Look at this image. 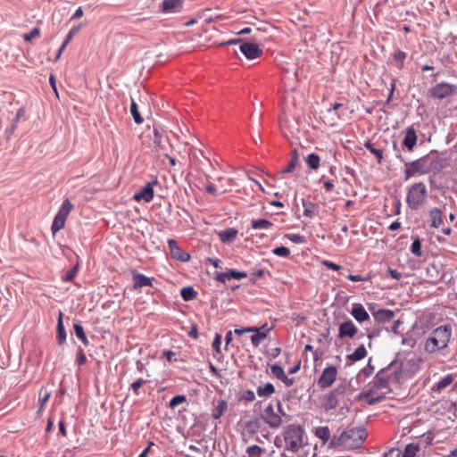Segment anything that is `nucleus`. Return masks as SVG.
Segmentation results:
<instances>
[{
  "mask_svg": "<svg viewBox=\"0 0 457 457\" xmlns=\"http://www.w3.org/2000/svg\"><path fill=\"white\" fill-rule=\"evenodd\" d=\"M411 252L417 257H420L422 255L421 251V243L419 238L414 239L411 246Z\"/></svg>",
  "mask_w": 457,
  "mask_h": 457,
  "instance_id": "44",
  "label": "nucleus"
},
{
  "mask_svg": "<svg viewBox=\"0 0 457 457\" xmlns=\"http://www.w3.org/2000/svg\"><path fill=\"white\" fill-rule=\"evenodd\" d=\"M73 208L74 204L67 198L62 202L56 216L67 220L69 214L73 210Z\"/></svg>",
  "mask_w": 457,
  "mask_h": 457,
  "instance_id": "25",
  "label": "nucleus"
},
{
  "mask_svg": "<svg viewBox=\"0 0 457 457\" xmlns=\"http://www.w3.org/2000/svg\"><path fill=\"white\" fill-rule=\"evenodd\" d=\"M186 401H187V398L185 395H176L170 401V407L175 408L176 406H178L179 404H180L182 403H185Z\"/></svg>",
  "mask_w": 457,
  "mask_h": 457,
  "instance_id": "49",
  "label": "nucleus"
},
{
  "mask_svg": "<svg viewBox=\"0 0 457 457\" xmlns=\"http://www.w3.org/2000/svg\"><path fill=\"white\" fill-rule=\"evenodd\" d=\"M304 429L301 425L290 424L284 428L285 450L297 453L304 445Z\"/></svg>",
  "mask_w": 457,
  "mask_h": 457,
  "instance_id": "3",
  "label": "nucleus"
},
{
  "mask_svg": "<svg viewBox=\"0 0 457 457\" xmlns=\"http://www.w3.org/2000/svg\"><path fill=\"white\" fill-rule=\"evenodd\" d=\"M275 393V387L271 383H267L264 386L257 387V395L260 397H269Z\"/></svg>",
  "mask_w": 457,
  "mask_h": 457,
  "instance_id": "30",
  "label": "nucleus"
},
{
  "mask_svg": "<svg viewBox=\"0 0 457 457\" xmlns=\"http://www.w3.org/2000/svg\"><path fill=\"white\" fill-rule=\"evenodd\" d=\"M228 409V403L225 400L220 399L218 400L213 406V409L212 411V416L213 419L218 420L220 419L224 412Z\"/></svg>",
  "mask_w": 457,
  "mask_h": 457,
  "instance_id": "23",
  "label": "nucleus"
},
{
  "mask_svg": "<svg viewBox=\"0 0 457 457\" xmlns=\"http://www.w3.org/2000/svg\"><path fill=\"white\" fill-rule=\"evenodd\" d=\"M251 227L253 229H270L273 227V223L265 219L253 220Z\"/></svg>",
  "mask_w": 457,
  "mask_h": 457,
  "instance_id": "32",
  "label": "nucleus"
},
{
  "mask_svg": "<svg viewBox=\"0 0 457 457\" xmlns=\"http://www.w3.org/2000/svg\"><path fill=\"white\" fill-rule=\"evenodd\" d=\"M420 452V445L417 444H409L405 446L404 451L401 452L402 457H416Z\"/></svg>",
  "mask_w": 457,
  "mask_h": 457,
  "instance_id": "34",
  "label": "nucleus"
},
{
  "mask_svg": "<svg viewBox=\"0 0 457 457\" xmlns=\"http://www.w3.org/2000/svg\"><path fill=\"white\" fill-rule=\"evenodd\" d=\"M237 230L236 228H228L219 233L220 239L223 243H230L234 241L237 236Z\"/></svg>",
  "mask_w": 457,
  "mask_h": 457,
  "instance_id": "27",
  "label": "nucleus"
},
{
  "mask_svg": "<svg viewBox=\"0 0 457 457\" xmlns=\"http://www.w3.org/2000/svg\"><path fill=\"white\" fill-rule=\"evenodd\" d=\"M86 361H87L86 354H85L84 351L81 348H79V352H78L77 362L79 365H83L86 363Z\"/></svg>",
  "mask_w": 457,
  "mask_h": 457,
  "instance_id": "57",
  "label": "nucleus"
},
{
  "mask_svg": "<svg viewBox=\"0 0 457 457\" xmlns=\"http://www.w3.org/2000/svg\"><path fill=\"white\" fill-rule=\"evenodd\" d=\"M386 395V391L375 386V382L372 381L366 391L361 392L358 395V399L364 401L367 404L372 405L381 402Z\"/></svg>",
  "mask_w": 457,
  "mask_h": 457,
  "instance_id": "7",
  "label": "nucleus"
},
{
  "mask_svg": "<svg viewBox=\"0 0 457 457\" xmlns=\"http://www.w3.org/2000/svg\"><path fill=\"white\" fill-rule=\"evenodd\" d=\"M452 338L450 325H442L435 328L424 342V350L428 353H435L445 349Z\"/></svg>",
  "mask_w": 457,
  "mask_h": 457,
  "instance_id": "1",
  "label": "nucleus"
},
{
  "mask_svg": "<svg viewBox=\"0 0 457 457\" xmlns=\"http://www.w3.org/2000/svg\"><path fill=\"white\" fill-rule=\"evenodd\" d=\"M351 315L358 321L362 322L370 320L369 313L361 303H353Z\"/></svg>",
  "mask_w": 457,
  "mask_h": 457,
  "instance_id": "21",
  "label": "nucleus"
},
{
  "mask_svg": "<svg viewBox=\"0 0 457 457\" xmlns=\"http://www.w3.org/2000/svg\"><path fill=\"white\" fill-rule=\"evenodd\" d=\"M367 356V350L363 345H361L356 350L347 355V359L352 361H358L364 359Z\"/></svg>",
  "mask_w": 457,
  "mask_h": 457,
  "instance_id": "28",
  "label": "nucleus"
},
{
  "mask_svg": "<svg viewBox=\"0 0 457 457\" xmlns=\"http://www.w3.org/2000/svg\"><path fill=\"white\" fill-rule=\"evenodd\" d=\"M374 319L378 322L385 323L394 318V312L390 310L380 309L373 312Z\"/></svg>",
  "mask_w": 457,
  "mask_h": 457,
  "instance_id": "24",
  "label": "nucleus"
},
{
  "mask_svg": "<svg viewBox=\"0 0 457 457\" xmlns=\"http://www.w3.org/2000/svg\"><path fill=\"white\" fill-rule=\"evenodd\" d=\"M65 223H66V220L65 219L58 217V216L55 215V217L54 219V221H53V224H52V227H51V230H52L53 235H55L58 231L64 228V226H65Z\"/></svg>",
  "mask_w": 457,
  "mask_h": 457,
  "instance_id": "37",
  "label": "nucleus"
},
{
  "mask_svg": "<svg viewBox=\"0 0 457 457\" xmlns=\"http://www.w3.org/2000/svg\"><path fill=\"white\" fill-rule=\"evenodd\" d=\"M130 112L136 123L141 124L144 121V119L138 112L137 105L133 100L130 104Z\"/></svg>",
  "mask_w": 457,
  "mask_h": 457,
  "instance_id": "43",
  "label": "nucleus"
},
{
  "mask_svg": "<svg viewBox=\"0 0 457 457\" xmlns=\"http://www.w3.org/2000/svg\"><path fill=\"white\" fill-rule=\"evenodd\" d=\"M181 297L185 301H191L194 300L196 295L197 292L191 287H183L180 291Z\"/></svg>",
  "mask_w": 457,
  "mask_h": 457,
  "instance_id": "36",
  "label": "nucleus"
},
{
  "mask_svg": "<svg viewBox=\"0 0 457 457\" xmlns=\"http://www.w3.org/2000/svg\"><path fill=\"white\" fill-rule=\"evenodd\" d=\"M283 416H287V413L280 401H277L276 404L270 403L261 412L262 420L270 428H278L283 423Z\"/></svg>",
  "mask_w": 457,
  "mask_h": 457,
  "instance_id": "4",
  "label": "nucleus"
},
{
  "mask_svg": "<svg viewBox=\"0 0 457 457\" xmlns=\"http://www.w3.org/2000/svg\"><path fill=\"white\" fill-rule=\"evenodd\" d=\"M40 36V29L38 28H34L31 32L26 33L23 35V38L25 41L29 42L33 38L38 37Z\"/></svg>",
  "mask_w": 457,
  "mask_h": 457,
  "instance_id": "48",
  "label": "nucleus"
},
{
  "mask_svg": "<svg viewBox=\"0 0 457 457\" xmlns=\"http://www.w3.org/2000/svg\"><path fill=\"white\" fill-rule=\"evenodd\" d=\"M418 137L416 130L413 127H408L405 130V136L403 140V145L407 148L409 152L413 151L417 144Z\"/></svg>",
  "mask_w": 457,
  "mask_h": 457,
  "instance_id": "17",
  "label": "nucleus"
},
{
  "mask_svg": "<svg viewBox=\"0 0 457 457\" xmlns=\"http://www.w3.org/2000/svg\"><path fill=\"white\" fill-rule=\"evenodd\" d=\"M428 218L430 227L433 228H438L443 224V212L437 207H433L428 211Z\"/></svg>",
  "mask_w": 457,
  "mask_h": 457,
  "instance_id": "20",
  "label": "nucleus"
},
{
  "mask_svg": "<svg viewBox=\"0 0 457 457\" xmlns=\"http://www.w3.org/2000/svg\"><path fill=\"white\" fill-rule=\"evenodd\" d=\"M263 453L264 449L256 445H250L246 449L248 457H261Z\"/></svg>",
  "mask_w": 457,
  "mask_h": 457,
  "instance_id": "42",
  "label": "nucleus"
},
{
  "mask_svg": "<svg viewBox=\"0 0 457 457\" xmlns=\"http://www.w3.org/2000/svg\"><path fill=\"white\" fill-rule=\"evenodd\" d=\"M270 372L276 378L282 381L287 386H291L295 383V379L288 378L279 364H272L270 366Z\"/></svg>",
  "mask_w": 457,
  "mask_h": 457,
  "instance_id": "18",
  "label": "nucleus"
},
{
  "mask_svg": "<svg viewBox=\"0 0 457 457\" xmlns=\"http://www.w3.org/2000/svg\"><path fill=\"white\" fill-rule=\"evenodd\" d=\"M286 237L295 244H303L305 243V239L303 236L299 234H287Z\"/></svg>",
  "mask_w": 457,
  "mask_h": 457,
  "instance_id": "50",
  "label": "nucleus"
},
{
  "mask_svg": "<svg viewBox=\"0 0 457 457\" xmlns=\"http://www.w3.org/2000/svg\"><path fill=\"white\" fill-rule=\"evenodd\" d=\"M407 57V54L403 51L398 50L394 54V60L395 66L402 70L403 68V62Z\"/></svg>",
  "mask_w": 457,
  "mask_h": 457,
  "instance_id": "38",
  "label": "nucleus"
},
{
  "mask_svg": "<svg viewBox=\"0 0 457 457\" xmlns=\"http://www.w3.org/2000/svg\"><path fill=\"white\" fill-rule=\"evenodd\" d=\"M74 332L77 336L78 338H79L82 343L84 344V345H88L89 342H88V339L84 332V328L83 327L80 325V324H74Z\"/></svg>",
  "mask_w": 457,
  "mask_h": 457,
  "instance_id": "39",
  "label": "nucleus"
},
{
  "mask_svg": "<svg viewBox=\"0 0 457 457\" xmlns=\"http://www.w3.org/2000/svg\"><path fill=\"white\" fill-rule=\"evenodd\" d=\"M430 97L437 100H442L453 96L455 92V87L447 82H440L429 88Z\"/></svg>",
  "mask_w": 457,
  "mask_h": 457,
  "instance_id": "8",
  "label": "nucleus"
},
{
  "mask_svg": "<svg viewBox=\"0 0 457 457\" xmlns=\"http://www.w3.org/2000/svg\"><path fill=\"white\" fill-rule=\"evenodd\" d=\"M314 434L317 437H319L320 440H322L323 443L328 442L330 438V430H329L328 427H327V426L318 427L315 429Z\"/></svg>",
  "mask_w": 457,
  "mask_h": 457,
  "instance_id": "35",
  "label": "nucleus"
},
{
  "mask_svg": "<svg viewBox=\"0 0 457 457\" xmlns=\"http://www.w3.org/2000/svg\"><path fill=\"white\" fill-rule=\"evenodd\" d=\"M132 278H133V288L138 289L144 287H152L153 286V278L145 276L144 274L138 273L137 271H132Z\"/></svg>",
  "mask_w": 457,
  "mask_h": 457,
  "instance_id": "19",
  "label": "nucleus"
},
{
  "mask_svg": "<svg viewBox=\"0 0 457 457\" xmlns=\"http://www.w3.org/2000/svg\"><path fill=\"white\" fill-rule=\"evenodd\" d=\"M455 376L453 374H448L444 377L440 381L435 384L431 390L435 393H441L442 390L449 386L454 380Z\"/></svg>",
  "mask_w": 457,
  "mask_h": 457,
  "instance_id": "22",
  "label": "nucleus"
},
{
  "mask_svg": "<svg viewBox=\"0 0 457 457\" xmlns=\"http://www.w3.org/2000/svg\"><path fill=\"white\" fill-rule=\"evenodd\" d=\"M323 187L327 192H331L335 188V185L331 180H324Z\"/></svg>",
  "mask_w": 457,
  "mask_h": 457,
  "instance_id": "62",
  "label": "nucleus"
},
{
  "mask_svg": "<svg viewBox=\"0 0 457 457\" xmlns=\"http://www.w3.org/2000/svg\"><path fill=\"white\" fill-rule=\"evenodd\" d=\"M366 149H368L372 154H374L378 160V163L382 162L383 160V151L381 149H377L374 147V145L370 142H366L364 144Z\"/></svg>",
  "mask_w": 457,
  "mask_h": 457,
  "instance_id": "40",
  "label": "nucleus"
},
{
  "mask_svg": "<svg viewBox=\"0 0 457 457\" xmlns=\"http://www.w3.org/2000/svg\"><path fill=\"white\" fill-rule=\"evenodd\" d=\"M254 399H255V395H254L253 391L250 390V389L245 390L240 395V400H245V401H247V402H253V401H254Z\"/></svg>",
  "mask_w": 457,
  "mask_h": 457,
  "instance_id": "52",
  "label": "nucleus"
},
{
  "mask_svg": "<svg viewBox=\"0 0 457 457\" xmlns=\"http://www.w3.org/2000/svg\"><path fill=\"white\" fill-rule=\"evenodd\" d=\"M323 264H324L326 267H328V268H329V269H331V270H340V268H341V267H340L339 265H337V263H334V262H329V261H324V262H323Z\"/></svg>",
  "mask_w": 457,
  "mask_h": 457,
  "instance_id": "63",
  "label": "nucleus"
},
{
  "mask_svg": "<svg viewBox=\"0 0 457 457\" xmlns=\"http://www.w3.org/2000/svg\"><path fill=\"white\" fill-rule=\"evenodd\" d=\"M239 48L241 53L249 60L259 58L263 54L262 49L254 43H242Z\"/></svg>",
  "mask_w": 457,
  "mask_h": 457,
  "instance_id": "12",
  "label": "nucleus"
},
{
  "mask_svg": "<svg viewBox=\"0 0 457 457\" xmlns=\"http://www.w3.org/2000/svg\"><path fill=\"white\" fill-rule=\"evenodd\" d=\"M385 457H402L401 451L398 449H392L391 451L385 454Z\"/></svg>",
  "mask_w": 457,
  "mask_h": 457,
  "instance_id": "64",
  "label": "nucleus"
},
{
  "mask_svg": "<svg viewBox=\"0 0 457 457\" xmlns=\"http://www.w3.org/2000/svg\"><path fill=\"white\" fill-rule=\"evenodd\" d=\"M158 184L157 180L148 182L140 190L134 195V199L137 202L145 201L149 203L153 200L154 195V187Z\"/></svg>",
  "mask_w": 457,
  "mask_h": 457,
  "instance_id": "11",
  "label": "nucleus"
},
{
  "mask_svg": "<svg viewBox=\"0 0 457 457\" xmlns=\"http://www.w3.org/2000/svg\"><path fill=\"white\" fill-rule=\"evenodd\" d=\"M305 162L310 169L316 170L320 167V158L317 154L312 153L307 155Z\"/></svg>",
  "mask_w": 457,
  "mask_h": 457,
  "instance_id": "33",
  "label": "nucleus"
},
{
  "mask_svg": "<svg viewBox=\"0 0 457 457\" xmlns=\"http://www.w3.org/2000/svg\"><path fill=\"white\" fill-rule=\"evenodd\" d=\"M146 383V380L145 379H142V378H139L136 381H134L132 384H131V389L133 390L134 394L136 395H139V388Z\"/></svg>",
  "mask_w": 457,
  "mask_h": 457,
  "instance_id": "51",
  "label": "nucleus"
},
{
  "mask_svg": "<svg viewBox=\"0 0 457 457\" xmlns=\"http://www.w3.org/2000/svg\"><path fill=\"white\" fill-rule=\"evenodd\" d=\"M367 437L366 429L361 428H353L344 431L340 437V445L348 449L359 448Z\"/></svg>",
  "mask_w": 457,
  "mask_h": 457,
  "instance_id": "5",
  "label": "nucleus"
},
{
  "mask_svg": "<svg viewBox=\"0 0 457 457\" xmlns=\"http://www.w3.org/2000/svg\"><path fill=\"white\" fill-rule=\"evenodd\" d=\"M229 276H230V279L231 278H235V279H241V278H245L247 277V274L244 271H237V270H229Z\"/></svg>",
  "mask_w": 457,
  "mask_h": 457,
  "instance_id": "55",
  "label": "nucleus"
},
{
  "mask_svg": "<svg viewBox=\"0 0 457 457\" xmlns=\"http://www.w3.org/2000/svg\"><path fill=\"white\" fill-rule=\"evenodd\" d=\"M428 197V189L423 182L414 183L408 190L406 203L411 210H418Z\"/></svg>",
  "mask_w": 457,
  "mask_h": 457,
  "instance_id": "6",
  "label": "nucleus"
},
{
  "mask_svg": "<svg viewBox=\"0 0 457 457\" xmlns=\"http://www.w3.org/2000/svg\"><path fill=\"white\" fill-rule=\"evenodd\" d=\"M395 374L388 372L386 370H380L375 376L373 381L375 382V386L381 388L383 391H389L390 381L395 378Z\"/></svg>",
  "mask_w": 457,
  "mask_h": 457,
  "instance_id": "13",
  "label": "nucleus"
},
{
  "mask_svg": "<svg viewBox=\"0 0 457 457\" xmlns=\"http://www.w3.org/2000/svg\"><path fill=\"white\" fill-rule=\"evenodd\" d=\"M73 208L74 204L67 198L62 202L56 216L67 220L69 214L73 210Z\"/></svg>",
  "mask_w": 457,
  "mask_h": 457,
  "instance_id": "26",
  "label": "nucleus"
},
{
  "mask_svg": "<svg viewBox=\"0 0 457 457\" xmlns=\"http://www.w3.org/2000/svg\"><path fill=\"white\" fill-rule=\"evenodd\" d=\"M358 328L352 320H347L339 325L338 337L344 339L345 337L353 338L357 334Z\"/></svg>",
  "mask_w": 457,
  "mask_h": 457,
  "instance_id": "14",
  "label": "nucleus"
},
{
  "mask_svg": "<svg viewBox=\"0 0 457 457\" xmlns=\"http://www.w3.org/2000/svg\"><path fill=\"white\" fill-rule=\"evenodd\" d=\"M182 7L183 0H163L160 9L164 13H174L180 12Z\"/></svg>",
  "mask_w": 457,
  "mask_h": 457,
  "instance_id": "16",
  "label": "nucleus"
},
{
  "mask_svg": "<svg viewBox=\"0 0 457 457\" xmlns=\"http://www.w3.org/2000/svg\"><path fill=\"white\" fill-rule=\"evenodd\" d=\"M342 393L339 388H336L329 393L324 395L320 400V406L328 411L337 408L338 404V396Z\"/></svg>",
  "mask_w": 457,
  "mask_h": 457,
  "instance_id": "10",
  "label": "nucleus"
},
{
  "mask_svg": "<svg viewBox=\"0 0 457 457\" xmlns=\"http://www.w3.org/2000/svg\"><path fill=\"white\" fill-rule=\"evenodd\" d=\"M272 253L275 255L280 256V257H288L290 254V250L286 246H278L272 250Z\"/></svg>",
  "mask_w": 457,
  "mask_h": 457,
  "instance_id": "46",
  "label": "nucleus"
},
{
  "mask_svg": "<svg viewBox=\"0 0 457 457\" xmlns=\"http://www.w3.org/2000/svg\"><path fill=\"white\" fill-rule=\"evenodd\" d=\"M296 162H297V157H296V154H295V151L294 152V156L292 158V160L290 161V162L287 165L286 168H284L282 170H281V173L282 174H285V173H289L291 171H293L295 168V164H296Z\"/></svg>",
  "mask_w": 457,
  "mask_h": 457,
  "instance_id": "47",
  "label": "nucleus"
},
{
  "mask_svg": "<svg viewBox=\"0 0 457 457\" xmlns=\"http://www.w3.org/2000/svg\"><path fill=\"white\" fill-rule=\"evenodd\" d=\"M168 246L170 251L171 256L180 262H187L190 259V255L181 250L174 239L168 240Z\"/></svg>",
  "mask_w": 457,
  "mask_h": 457,
  "instance_id": "15",
  "label": "nucleus"
},
{
  "mask_svg": "<svg viewBox=\"0 0 457 457\" xmlns=\"http://www.w3.org/2000/svg\"><path fill=\"white\" fill-rule=\"evenodd\" d=\"M255 328L254 331H251L253 335L251 337V342L253 346L257 347L265 338H266V331H261L257 329V327H252Z\"/></svg>",
  "mask_w": 457,
  "mask_h": 457,
  "instance_id": "31",
  "label": "nucleus"
},
{
  "mask_svg": "<svg viewBox=\"0 0 457 457\" xmlns=\"http://www.w3.org/2000/svg\"><path fill=\"white\" fill-rule=\"evenodd\" d=\"M255 328H253L252 327L245 328H236L235 334L237 336H242L245 333H250V331H254Z\"/></svg>",
  "mask_w": 457,
  "mask_h": 457,
  "instance_id": "60",
  "label": "nucleus"
},
{
  "mask_svg": "<svg viewBox=\"0 0 457 457\" xmlns=\"http://www.w3.org/2000/svg\"><path fill=\"white\" fill-rule=\"evenodd\" d=\"M220 345H221V336L216 334L214 340L212 342V347L216 353H220Z\"/></svg>",
  "mask_w": 457,
  "mask_h": 457,
  "instance_id": "56",
  "label": "nucleus"
},
{
  "mask_svg": "<svg viewBox=\"0 0 457 457\" xmlns=\"http://www.w3.org/2000/svg\"><path fill=\"white\" fill-rule=\"evenodd\" d=\"M303 215L308 218H313L317 214V205L312 203L303 204Z\"/></svg>",
  "mask_w": 457,
  "mask_h": 457,
  "instance_id": "41",
  "label": "nucleus"
},
{
  "mask_svg": "<svg viewBox=\"0 0 457 457\" xmlns=\"http://www.w3.org/2000/svg\"><path fill=\"white\" fill-rule=\"evenodd\" d=\"M217 281L225 283L227 280H230L229 270L227 272H218L215 275Z\"/></svg>",
  "mask_w": 457,
  "mask_h": 457,
  "instance_id": "54",
  "label": "nucleus"
},
{
  "mask_svg": "<svg viewBox=\"0 0 457 457\" xmlns=\"http://www.w3.org/2000/svg\"><path fill=\"white\" fill-rule=\"evenodd\" d=\"M51 394L49 392H46L43 395H40L38 399V403L41 405V408H44L46 403L48 402Z\"/></svg>",
  "mask_w": 457,
  "mask_h": 457,
  "instance_id": "59",
  "label": "nucleus"
},
{
  "mask_svg": "<svg viewBox=\"0 0 457 457\" xmlns=\"http://www.w3.org/2000/svg\"><path fill=\"white\" fill-rule=\"evenodd\" d=\"M57 342L62 345L66 340V331L62 323V313H59L58 323H57Z\"/></svg>",
  "mask_w": 457,
  "mask_h": 457,
  "instance_id": "29",
  "label": "nucleus"
},
{
  "mask_svg": "<svg viewBox=\"0 0 457 457\" xmlns=\"http://www.w3.org/2000/svg\"><path fill=\"white\" fill-rule=\"evenodd\" d=\"M79 29H80V28L78 26V27H74V28H72V29L69 31V33H68V35L66 36V38H65V40H64V42H63L64 46H68V44L71 42V40L72 39V37H74V36H75V35L79 31Z\"/></svg>",
  "mask_w": 457,
  "mask_h": 457,
  "instance_id": "53",
  "label": "nucleus"
},
{
  "mask_svg": "<svg viewBox=\"0 0 457 457\" xmlns=\"http://www.w3.org/2000/svg\"><path fill=\"white\" fill-rule=\"evenodd\" d=\"M347 278L353 282H359V281L364 282V281L369 280V278H367V277H361L360 275H353V274H349L347 276Z\"/></svg>",
  "mask_w": 457,
  "mask_h": 457,
  "instance_id": "58",
  "label": "nucleus"
},
{
  "mask_svg": "<svg viewBox=\"0 0 457 457\" xmlns=\"http://www.w3.org/2000/svg\"><path fill=\"white\" fill-rule=\"evenodd\" d=\"M79 265H75L71 270H68L62 277V280L65 282L71 281L78 273Z\"/></svg>",
  "mask_w": 457,
  "mask_h": 457,
  "instance_id": "45",
  "label": "nucleus"
},
{
  "mask_svg": "<svg viewBox=\"0 0 457 457\" xmlns=\"http://www.w3.org/2000/svg\"><path fill=\"white\" fill-rule=\"evenodd\" d=\"M205 190L208 194L216 195H217V188L212 183H209L206 185Z\"/></svg>",
  "mask_w": 457,
  "mask_h": 457,
  "instance_id": "61",
  "label": "nucleus"
},
{
  "mask_svg": "<svg viewBox=\"0 0 457 457\" xmlns=\"http://www.w3.org/2000/svg\"><path fill=\"white\" fill-rule=\"evenodd\" d=\"M441 162L438 158H432L430 154L424 155L412 162H404V180L412 177L425 175L430 170H436Z\"/></svg>",
  "mask_w": 457,
  "mask_h": 457,
  "instance_id": "2",
  "label": "nucleus"
},
{
  "mask_svg": "<svg viewBox=\"0 0 457 457\" xmlns=\"http://www.w3.org/2000/svg\"><path fill=\"white\" fill-rule=\"evenodd\" d=\"M337 376V369L333 365L325 368L318 379V386L324 389L331 386L336 381Z\"/></svg>",
  "mask_w": 457,
  "mask_h": 457,
  "instance_id": "9",
  "label": "nucleus"
}]
</instances>
